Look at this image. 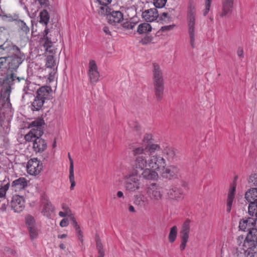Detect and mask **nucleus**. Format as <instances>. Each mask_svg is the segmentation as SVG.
Wrapping results in <instances>:
<instances>
[{
  "label": "nucleus",
  "mask_w": 257,
  "mask_h": 257,
  "mask_svg": "<svg viewBox=\"0 0 257 257\" xmlns=\"http://www.w3.org/2000/svg\"><path fill=\"white\" fill-rule=\"evenodd\" d=\"M25 59L24 54H14L13 56L7 57L8 63V70L6 76L1 82V90L0 99L1 109L3 112L9 111L11 109L10 96L11 90L13 86L20 82L28 85L27 81L23 77L17 76L15 71L23 62Z\"/></svg>",
  "instance_id": "f257e3e1"
},
{
  "label": "nucleus",
  "mask_w": 257,
  "mask_h": 257,
  "mask_svg": "<svg viewBox=\"0 0 257 257\" xmlns=\"http://www.w3.org/2000/svg\"><path fill=\"white\" fill-rule=\"evenodd\" d=\"M164 161L161 156L135 157L133 165L135 170L139 174L142 171L141 177L148 180H154L158 177L157 171L162 168L164 165Z\"/></svg>",
  "instance_id": "f03ea898"
},
{
  "label": "nucleus",
  "mask_w": 257,
  "mask_h": 257,
  "mask_svg": "<svg viewBox=\"0 0 257 257\" xmlns=\"http://www.w3.org/2000/svg\"><path fill=\"white\" fill-rule=\"evenodd\" d=\"M44 120L42 118L39 117L32 121L28 125L31 130L24 137L27 142H33V149L36 153H42L47 147L45 140L40 138L44 134Z\"/></svg>",
  "instance_id": "7ed1b4c3"
},
{
  "label": "nucleus",
  "mask_w": 257,
  "mask_h": 257,
  "mask_svg": "<svg viewBox=\"0 0 257 257\" xmlns=\"http://www.w3.org/2000/svg\"><path fill=\"white\" fill-rule=\"evenodd\" d=\"M153 135L151 134H145L143 136L142 142L144 147H139L133 150L135 157L160 156L156 153L162 150L159 144L153 143Z\"/></svg>",
  "instance_id": "20e7f679"
},
{
  "label": "nucleus",
  "mask_w": 257,
  "mask_h": 257,
  "mask_svg": "<svg viewBox=\"0 0 257 257\" xmlns=\"http://www.w3.org/2000/svg\"><path fill=\"white\" fill-rule=\"evenodd\" d=\"M124 187L130 192H135L144 188V181L133 167L132 172L124 177Z\"/></svg>",
  "instance_id": "39448f33"
},
{
  "label": "nucleus",
  "mask_w": 257,
  "mask_h": 257,
  "mask_svg": "<svg viewBox=\"0 0 257 257\" xmlns=\"http://www.w3.org/2000/svg\"><path fill=\"white\" fill-rule=\"evenodd\" d=\"M152 71L155 95L158 100H161L163 98L164 88L163 73L160 66L157 63L153 64Z\"/></svg>",
  "instance_id": "423d86ee"
},
{
  "label": "nucleus",
  "mask_w": 257,
  "mask_h": 257,
  "mask_svg": "<svg viewBox=\"0 0 257 257\" xmlns=\"http://www.w3.org/2000/svg\"><path fill=\"white\" fill-rule=\"evenodd\" d=\"M237 243L240 246H245L253 249L257 254V229L252 228L244 238L243 236H239L237 238Z\"/></svg>",
  "instance_id": "0eeeda50"
},
{
  "label": "nucleus",
  "mask_w": 257,
  "mask_h": 257,
  "mask_svg": "<svg viewBox=\"0 0 257 257\" xmlns=\"http://www.w3.org/2000/svg\"><path fill=\"white\" fill-rule=\"evenodd\" d=\"M195 15L196 11L194 7L192 5L189 6L187 14V24L190 43L192 48H194L195 45Z\"/></svg>",
  "instance_id": "6e6552de"
},
{
  "label": "nucleus",
  "mask_w": 257,
  "mask_h": 257,
  "mask_svg": "<svg viewBox=\"0 0 257 257\" xmlns=\"http://www.w3.org/2000/svg\"><path fill=\"white\" fill-rule=\"evenodd\" d=\"M149 200L154 204L158 203L163 198V192L156 183H152L145 189Z\"/></svg>",
  "instance_id": "1a4fd4ad"
},
{
  "label": "nucleus",
  "mask_w": 257,
  "mask_h": 257,
  "mask_svg": "<svg viewBox=\"0 0 257 257\" xmlns=\"http://www.w3.org/2000/svg\"><path fill=\"white\" fill-rule=\"evenodd\" d=\"M190 231V220L189 219H187L181 225L179 232V235L181 238V244L180 245L181 250H183L186 247V243L189 239Z\"/></svg>",
  "instance_id": "9d476101"
},
{
  "label": "nucleus",
  "mask_w": 257,
  "mask_h": 257,
  "mask_svg": "<svg viewBox=\"0 0 257 257\" xmlns=\"http://www.w3.org/2000/svg\"><path fill=\"white\" fill-rule=\"evenodd\" d=\"M163 157V160L164 161V165L163 168L159 169L162 176L163 178L168 179H171L173 178L177 177L179 172V169L178 167L174 165H170L167 166V162L165 159Z\"/></svg>",
  "instance_id": "9b49d317"
},
{
  "label": "nucleus",
  "mask_w": 257,
  "mask_h": 257,
  "mask_svg": "<svg viewBox=\"0 0 257 257\" xmlns=\"http://www.w3.org/2000/svg\"><path fill=\"white\" fill-rule=\"evenodd\" d=\"M42 169V163L37 158L31 159L27 163V172L30 175H37L41 172Z\"/></svg>",
  "instance_id": "f8f14e48"
},
{
  "label": "nucleus",
  "mask_w": 257,
  "mask_h": 257,
  "mask_svg": "<svg viewBox=\"0 0 257 257\" xmlns=\"http://www.w3.org/2000/svg\"><path fill=\"white\" fill-rule=\"evenodd\" d=\"M88 75L91 84H95L98 81L100 75L96 62L93 60L89 61Z\"/></svg>",
  "instance_id": "ddd939ff"
},
{
  "label": "nucleus",
  "mask_w": 257,
  "mask_h": 257,
  "mask_svg": "<svg viewBox=\"0 0 257 257\" xmlns=\"http://www.w3.org/2000/svg\"><path fill=\"white\" fill-rule=\"evenodd\" d=\"M26 221L31 239L37 238L39 234V230L34 218L32 216L28 215L26 217Z\"/></svg>",
  "instance_id": "4468645a"
},
{
  "label": "nucleus",
  "mask_w": 257,
  "mask_h": 257,
  "mask_svg": "<svg viewBox=\"0 0 257 257\" xmlns=\"http://www.w3.org/2000/svg\"><path fill=\"white\" fill-rule=\"evenodd\" d=\"M238 246L232 251L234 257H255L256 254V252H253V249L251 250V248L245 246H240L239 245Z\"/></svg>",
  "instance_id": "2eb2a0df"
},
{
  "label": "nucleus",
  "mask_w": 257,
  "mask_h": 257,
  "mask_svg": "<svg viewBox=\"0 0 257 257\" xmlns=\"http://www.w3.org/2000/svg\"><path fill=\"white\" fill-rule=\"evenodd\" d=\"M167 196L172 200L179 201L183 199V191L182 189L177 186H173L167 190Z\"/></svg>",
  "instance_id": "dca6fc26"
},
{
  "label": "nucleus",
  "mask_w": 257,
  "mask_h": 257,
  "mask_svg": "<svg viewBox=\"0 0 257 257\" xmlns=\"http://www.w3.org/2000/svg\"><path fill=\"white\" fill-rule=\"evenodd\" d=\"M12 208L15 212H21L25 208V200L22 196L15 195L11 200Z\"/></svg>",
  "instance_id": "f3484780"
},
{
  "label": "nucleus",
  "mask_w": 257,
  "mask_h": 257,
  "mask_svg": "<svg viewBox=\"0 0 257 257\" xmlns=\"http://www.w3.org/2000/svg\"><path fill=\"white\" fill-rule=\"evenodd\" d=\"M49 34V29H46L43 34L42 40L44 41V47L46 50L50 53H54L55 51L54 49H51L53 43H55L57 41V38H51L48 36Z\"/></svg>",
  "instance_id": "a211bd4d"
},
{
  "label": "nucleus",
  "mask_w": 257,
  "mask_h": 257,
  "mask_svg": "<svg viewBox=\"0 0 257 257\" xmlns=\"http://www.w3.org/2000/svg\"><path fill=\"white\" fill-rule=\"evenodd\" d=\"M234 0H222L221 11L220 13L221 17H224L231 15L232 12Z\"/></svg>",
  "instance_id": "6ab92c4d"
},
{
  "label": "nucleus",
  "mask_w": 257,
  "mask_h": 257,
  "mask_svg": "<svg viewBox=\"0 0 257 257\" xmlns=\"http://www.w3.org/2000/svg\"><path fill=\"white\" fill-rule=\"evenodd\" d=\"M255 221L254 217H248L241 219L239 222V227L243 231L247 230L248 231L252 228H255Z\"/></svg>",
  "instance_id": "aec40b11"
},
{
  "label": "nucleus",
  "mask_w": 257,
  "mask_h": 257,
  "mask_svg": "<svg viewBox=\"0 0 257 257\" xmlns=\"http://www.w3.org/2000/svg\"><path fill=\"white\" fill-rule=\"evenodd\" d=\"M134 203L140 208H144L149 205L150 200L148 196L141 193L134 196Z\"/></svg>",
  "instance_id": "412c9836"
},
{
  "label": "nucleus",
  "mask_w": 257,
  "mask_h": 257,
  "mask_svg": "<svg viewBox=\"0 0 257 257\" xmlns=\"http://www.w3.org/2000/svg\"><path fill=\"white\" fill-rule=\"evenodd\" d=\"M162 153L164 158L168 161H173L176 157V150L169 145L164 147L162 150Z\"/></svg>",
  "instance_id": "4be33fe9"
},
{
  "label": "nucleus",
  "mask_w": 257,
  "mask_h": 257,
  "mask_svg": "<svg viewBox=\"0 0 257 257\" xmlns=\"http://www.w3.org/2000/svg\"><path fill=\"white\" fill-rule=\"evenodd\" d=\"M108 22L112 25H115L119 23L123 20V15L120 11H112L107 17Z\"/></svg>",
  "instance_id": "5701e85b"
},
{
  "label": "nucleus",
  "mask_w": 257,
  "mask_h": 257,
  "mask_svg": "<svg viewBox=\"0 0 257 257\" xmlns=\"http://www.w3.org/2000/svg\"><path fill=\"white\" fill-rule=\"evenodd\" d=\"M158 16V11L155 8L146 10L142 13L143 18L149 22H152L156 20Z\"/></svg>",
  "instance_id": "b1692460"
},
{
  "label": "nucleus",
  "mask_w": 257,
  "mask_h": 257,
  "mask_svg": "<svg viewBox=\"0 0 257 257\" xmlns=\"http://www.w3.org/2000/svg\"><path fill=\"white\" fill-rule=\"evenodd\" d=\"M52 92V89L50 86H42L37 91V96L45 101L49 99L50 94Z\"/></svg>",
  "instance_id": "393cba45"
},
{
  "label": "nucleus",
  "mask_w": 257,
  "mask_h": 257,
  "mask_svg": "<svg viewBox=\"0 0 257 257\" xmlns=\"http://www.w3.org/2000/svg\"><path fill=\"white\" fill-rule=\"evenodd\" d=\"M27 186V181L25 178H20L12 183V187L16 191L24 189Z\"/></svg>",
  "instance_id": "a878e982"
},
{
  "label": "nucleus",
  "mask_w": 257,
  "mask_h": 257,
  "mask_svg": "<svg viewBox=\"0 0 257 257\" xmlns=\"http://www.w3.org/2000/svg\"><path fill=\"white\" fill-rule=\"evenodd\" d=\"M15 24L18 27V32L22 35H27L29 33L30 28L24 21L19 19Z\"/></svg>",
  "instance_id": "bb28decb"
},
{
  "label": "nucleus",
  "mask_w": 257,
  "mask_h": 257,
  "mask_svg": "<svg viewBox=\"0 0 257 257\" xmlns=\"http://www.w3.org/2000/svg\"><path fill=\"white\" fill-rule=\"evenodd\" d=\"M245 198L250 203L257 202V188L250 189L246 192Z\"/></svg>",
  "instance_id": "cd10ccee"
},
{
  "label": "nucleus",
  "mask_w": 257,
  "mask_h": 257,
  "mask_svg": "<svg viewBox=\"0 0 257 257\" xmlns=\"http://www.w3.org/2000/svg\"><path fill=\"white\" fill-rule=\"evenodd\" d=\"M1 17L4 21L9 22H15V23L19 19V15L16 13H5L4 12H2Z\"/></svg>",
  "instance_id": "c85d7f7f"
},
{
  "label": "nucleus",
  "mask_w": 257,
  "mask_h": 257,
  "mask_svg": "<svg viewBox=\"0 0 257 257\" xmlns=\"http://www.w3.org/2000/svg\"><path fill=\"white\" fill-rule=\"evenodd\" d=\"M235 191V186H233L229 190L228 194V197L227 200V212H229L231 209V206L233 199L234 198V192Z\"/></svg>",
  "instance_id": "c756f323"
},
{
  "label": "nucleus",
  "mask_w": 257,
  "mask_h": 257,
  "mask_svg": "<svg viewBox=\"0 0 257 257\" xmlns=\"http://www.w3.org/2000/svg\"><path fill=\"white\" fill-rule=\"evenodd\" d=\"M45 101L36 96L32 103V110L33 111H39L42 109Z\"/></svg>",
  "instance_id": "7c9ffc66"
},
{
  "label": "nucleus",
  "mask_w": 257,
  "mask_h": 257,
  "mask_svg": "<svg viewBox=\"0 0 257 257\" xmlns=\"http://www.w3.org/2000/svg\"><path fill=\"white\" fill-rule=\"evenodd\" d=\"M152 31L151 26L147 23L140 24L138 27L137 32L140 34H146Z\"/></svg>",
  "instance_id": "2f4dec72"
},
{
  "label": "nucleus",
  "mask_w": 257,
  "mask_h": 257,
  "mask_svg": "<svg viewBox=\"0 0 257 257\" xmlns=\"http://www.w3.org/2000/svg\"><path fill=\"white\" fill-rule=\"evenodd\" d=\"M54 208L50 202H46L44 204L41 213L43 215L49 217L53 211Z\"/></svg>",
  "instance_id": "473e14b6"
},
{
  "label": "nucleus",
  "mask_w": 257,
  "mask_h": 257,
  "mask_svg": "<svg viewBox=\"0 0 257 257\" xmlns=\"http://www.w3.org/2000/svg\"><path fill=\"white\" fill-rule=\"evenodd\" d=\"M69 216L70 217L71 220L72 221V224L73 226H74V227L75 228L76 232L78 234V239L80 240H81V241H82V240H83L82 232L81 231V229H80V228L79 225L77 224L75 218H74V217L72 215V214Z\"/></svg>",
  "instance_id": "72a5a7b5"
},
{
  "label": "nucleus",
  "mask_w": 257,
  "mask_h": 257,
  "mask_svg": "<svg viewBox=\"0 0 257 257\" xmlns=\"http://www.w3.org/2000/svg\"><path fill=\"white\" fill-rule=\"evenodd\" d=\"M248 213L251 217H257V202L250 203L248 206Z\"/></svg>",
  "instance_id": "f704fd0d"
},
{
  "label": "nucleus",
  "mask_w": 257,
  "mask_h": 257,
  "mask_svg": "<svg viewBox=\"0 0 257 257\" xmlns=\"http://www.w3.org/2000/svg\"><path fill=\"white\" fill-rule=\"evenodd\" d=\"M40 23H43L45 25H46L48 23L49 21L50 16L46 10H44L40 13Z\"/></svg>",
  "instance_id": "c9c22d12"
},
{
  "label": "nucleus",
  "mask_w": 257,
  "mask_h": 257,
  "mask_svg": "<svg viewBox=\"0 0 257 257\" xmlns=\"http://www.w3.org/2000/svg\"><path fill=\"white\" fill-rule=\"evenodd\" d=\"M12 49V43L10 41H6L3 44L0 45V53L5 54L8 53Z\"/></svg>",
  "instance_id": "e433bc0d"
},
{
  "label": "nucleus",
  "mask_w": 257,
  "mask_h": 257,
  "mask_svg": "<svg viewBox=\"0 0 257 257\" xmlns=\"http://www.w3.org/2000/svg\"><path fill=\"white\" fill-rule=\"evenodd\" d=\"M177 227L176 226H174L171 228L168 236V239L170 242L172 243L175 240L177 237Z\"/></svg>",
  "instance_id": "4c0bfd02"
},
{
  "label": "nucleus",
  "mask_w": 257,
  "mask_h": 257,
  "mask_svg": "<svg viewBox=\"0 0 257 257\" xmlns=\"http://www.w3.org/2000/svg\"><path fill=\"white\" fill-rule=\"evenodd\" d=\"M46 65L48 68H52L55 65V61L52 56H49L47 57Z\"/></svg>",
  "instance_id": "58836bf2"
},
{
  "label": "nucleus",
  "mask_w": 257,
  "mask_h": 257,
  "mask_svg": "<svg viewBox=\"0 0 257 257\" xmlns=\"http://www.w3.org/2000/svg\"><path fill=\"white\" fill-rule=\"evenodd\" d=\"M69 180L71 183L70 189L73 190L74 189V186H75V182L74 180V170H72L71 168V170H69Z\"/></svg>",
  "instance_id": "ea45409f"
},
{
  "label": "nucleus",
  "mask_w": 257,
  "mask_h": 257,
  "mask_svg": "<svg viewBox=\"0 0 257 257\" xmlns=\"http://www.w3.org/2000/svg\"><path fill=\"white\" fill-rule=\"evenodd\" d=\"M7 57H0V70L7 68L8 67Z\"/></svg>",
  "instance_id": "a19ab883"
},
{
  "label": "nucleus",
  "mask_w": 257,
  "mask_h": 257,
  "mask_svg": "<svg viewBox=\"0 0 257 257\" xmlns=\"http://www.w3.org/2000/svg\"><path fill=\"white\" fill-rule=\"evenodd\" d=\"M9 188V184H7L4 186L0 185V198H3L5 196Z\"/></svg>",
  "instance_id": "79ce46f5"
},
{
  "label": "nucleus",
  "mask_w": 257,
  "mask_h": 257,
  "mask_svg": "<svg viewBox=\"0 0 257 257\" xmlns=\"http://www.w3.org/2000/svg\"><path fill=\"white\" fill-rule=\"evenodd\" d=\"M136 24L135 23L126 21L122 24V27L124 30H131L133 29Z\"/></svg>",
  "instance_id": "37998d69"
},
{
  "label": "nucleus",
  "mask_w": 257,
  "mask_h": 257,
  "mask_svg": "<svg viewBox=\"0 0 257 257\" xmlns=\"http://www.w3.org/2000/svg\"><path fill=\"white\" fill-rule=\"evenodd\" d=\"M167 0H153L154 6L158 8H161L165 6Z\"/></svg>",
  "instance_id": "c03bdc74"
},
{
  "label": "nucleus",
  "mask_w": 257,
  "mask_h": 257,
  "mask_svg": "<svg viewBox=\"0 0 257 257\" xmlns=\"http://www.w3.org/2000/svg\"><path fill=\"white\" fill-rule=\"evenodd\" d=\"M96 245L98 253L104 252V249L103 248V245L100 241V239L98 237L96 239Z\"/></svg>",
  "instance_id": "a18cd8bd"
},
{
  "label": "nucleus",
  "mask_w": 257,
  "mask_h": 257,
  "mask_svg": "<svg viewBox=\"0 0 257 257\" xmlns=\"http://www.w3.org/2000/svg\"><path fill=\"white\" fill-rule=\"evenodd\" d=\"M108 7L107 6H102L99 7L97 10L98 13L100 15H108Z\"/></svg>",
  "instance_id": "49530a36"
},
{
  "label": "nucleus",
  "mask_w": 257,
  "mask_h": 257,
  "mask_svg": "<svg viewBox=\"0 0 257 257\" xmlns=\"http://www.w3.org/2000/svg\"><path fill=\"white\" fill-rule=\"evenodd\" d=\"M211 0H206L205 2V9L203 11V15L206 16L208 12L210 10V7L211 5Z\"/></svg>",
  "instance_id": "de8ad7c7"
},
{
  "label": "nucleus",
  "mask_w": 257,
  "mask_h": 257,
  "mask_svg": "<svg viewBox=\"0 0 257 257\" xmlns=\"http://www.w3.org/2000/svg\"><path fill=\"white\" fill-rule=\"evenodd\" d=\"M37 1L42 8H46L50 6V2L49 0H37Z\"/></svg>",
  "instance_id": "09e8293b"
},
{
  "label": "nucleus",
  "mask_w": 257,
  "mask_h": 257,
  "mask_svg": "<svg viewBox=\"0 0 257 257\" xmlns=\"http://www.w3.org/2000/svg\"><path fill=\"white\" fill-rule=\"evenodd\" d=\"M175 27L174 25L163 26L160 29L159 32H167L172 30Z\"/></svg>",
  "instance_id": "8fccbe9b"
},
{
  "label": "nucleus",
  "mask_w": 257,
  "mask_h": 257,
  "mask_svg": "<svg viewBox=\"0 0 257 257\" xmlns=\"http://www.w3.org/2000/svg\"><path fill=\"white\" fill-rule=\"evenodd\" d=\"M4 251L5 253L7 254H15L16 253L15 250H14L13 249L9 247H5L4 249Z\"/></svg>",
  "instance_id": "3c124183"
},
{
  "label": "nucleus",
  "mask_w": 257,
  "mask_h": 257,
  "mask_svg": "<svg viewBox=\"0 0 257 257\" xmlns=\"http://www.w3.org/2000/svg\"><path fill=\"white\" fill-rule=\"evenodd\" d=\"M112 0H97L99 4L102 6H107L109 5Z\"/></svg>",
  "instance_id": "603ef678"
},
{
  "label": "nucleus",
  "mask_w": 257,
  "mask_h": 257,
  "mask_svg": "<svg viewBox=\"0 0 257 257\" xmlns=\"http://www.w3.org/2000/svg\"><path fill=\"white\" fill-rule=\"evenodd\" d=\"M237 54L238 56L241 58L244 57V53L242 48L239 47L237 51Z\"/></svg>",
  "instance_id": "864d4df0"
},
{
  "label": "nucleus",
  "mask_w": 257,
  "mask_h": 257,
  "mask_svg": "<svg viewBox=\"0 0 257 257\" xmlns=\"http://www.w3.org/2000/svg\"><path fill=\"white\" fill-rule=\"evenodd\" d=\"M62 209L64 210V211L66 213V214H68L70 216L71 215V210L66 205L63 204L62 205Z\"/></svg>",
  "instance_id": "5fc2aeb1"
},
{
  "label": "nucleus",
  "mask_w": 257,
  "mask_h": 257,
  "mask_svg": "<svg viewBox=\"0 0 257 257\" xmlns=\"http://www.w3.org/2000/svg\"><path fill=\"white\" fill-rule=\"evenodd\" d=\"M161 18L163 21H167L170 19L168 13H163L161 15Z\"/></svg>",
  "instance_id": "6e6d98bb"
},
{
  "label": "nucleus",
  "mask_w": 257,
  "mask_h": 257,
  "mask_svg": "<svg viewBox=\"0 0 257 257\" xmlns=\"http://www.w3.org/2000/svg\"><path fill=\"white\" fill-rule=\"evenodd\" d=\"M12 49L15 52V54H22L20 50V48L16 45H14L12 44Z\"/></svg>",
  "instance_id": "4d7b16f0"
},
{
  "label": "nucleus",
  "mask_w": 257,
  "mask_h": 257,
  "mask_svg": "<svg viewBox=\"0 0 257 257\" xmlns=\"http://www.w3.org/2000/svg\"><path fill=\"white\" fill-rule=\"evenodd\" d=\"M68 219H63L60 223V225L61 226V227H66L68 225Z\"/></svg>",
  "instance_id": "13d9d810"
},
{
  "label": "nucleus",
  "mask_w": 257,
  "mask_h": 257,
  "mask_svg": "<svg viewBox=\"0 0 257 257\" xmlns=\"http://www.w3.org/2000/svg\"><path fill=\"white\" fill-rule=\"evenodd\" d=\"M50 33V34L48 36H49L51 38H56L57 36L58 35V33L57 32L53 31H50L49 30V33Z\"/></svg>",
  "instance_id": "bf43d9fd"
},
{
  "label": "nucleus",
  "mask_w": 257,
  "mask_h": 257,
  "mask_svg": "<svg viewBox=\"0 0 257 257\" xmlns=\"http://www.w3.org/2000/svg\"><path fill=\"white\" fill-rule=\"evenodd\" d=\"M68 158H69V160L70 161V168H69V170H71V168H72V170H74L73 162V160H72V158L70 157V155L69 153L68 154Z\"/></svg>",
  "instance_id": "052dcab7"
},
{
  "label": "nucleus",
  "mask_w": 257,
  "mask_h": 257,
  "mask_svg": "<svg viewBox=\"0 0 257 257\" xmlns=\"http://www.w3.org/2000/svg\"><path fill=\"white\" fill-rule=\"evenodd\" d=\"M103 32L106 34V35H111V32L110 31H109V28L107 27H104L103 28Z\"/></svg>",
  "instance_id": "680f3d73"
},
{
  "label": "nucleus",
  "mask_w": 257,
  "mask_h": 257,
  "mask_svg": "<svg viewBox=\"0 0 257 257\" xmlns=\"http://www.w3.org/2000/svg\"><path fill=\"white\" fill-rule=\"evenodd\" d=\"M59 215L61 217H65L66 216H70L68 214H66V213L64 211H60V212H59Z\"/></svg>",
  "instance_id": "e2e57ef3"
},
{
  "label": "nucleus",
  "mask_w": 257,
  "mask_h": 257,
  "mask_svg": "<svg viewBox=\"0 0 257 257\" xmlns=\"http://www.w3.org/2000/svg\"><path fill=\"white\" fill-rule=\"evenodd\" d=\"M117 196L118 198H123V193L122 191H119L117 192Z\"/></svg>",
  "instance_id": "0e129e2a"
},
{
  "label": "nucleus",
  "mask_w": 257,
  "mask_h": 257,
  "mask_svg": "<svg viewBox=\"0 0 257 257\" xmlns=\"http://www.w3.org/2000/svg\"><path fill=\"white\" fill-rule=\"evenodd\" d=\"M23 90H24V91H25V92H25L26 95H28V96H30V97L32 96V95H33L32 93H31V92H30H30H27L26 91V87H25V88H24Z\"/></svg>",
  "instance_id": "69168bd1"
},
{
  "label": "nucleus",
  "mask_w": 257,
  "mask_h": 257,
  "mask_svg": "<svg viewBox=\"0 0 257 257\" xmlns=\"http://www.w3.org/2000/svg\"><path fill=\"white\" fill-rule=\"evenodd\" d=\"M128 210L130 211L134 212H135V208L133 206L130 205L128 207Z\"/></svg>",
  "instance_id": "338daca9"
},
{
  "label": "nucleus",
  "mask_w": 257,
  "mask_h": 257,
  "mask_svg": "<svg viewBox=\"0 0 257 257\" xmlns=\"http://www.w3.org/2000/svg\"><path fill=\"white\" fill-rule=\"evenodd\" d=\"M67 236V235L66 234H62L61 235H58V238H64Z\"/></svg>",
  "instance_id": "774afa93"
}]
</instances>
